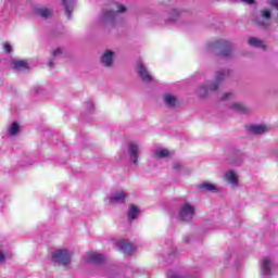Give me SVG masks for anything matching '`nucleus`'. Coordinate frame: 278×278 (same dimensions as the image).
<instances>
[{
    "instance_id": "f257e3e1",
    "label": "nucleus",
    "mask_w": 278,
    "mask_h": 278,
    "mask_svg": "<svg viewBox=\"0 0 278 278\" xmlns=\"http://www.w3.org/2000/svg\"><path fill=\"white\" fill-rule=\"evenodd\" d=\"M208 51L216 53L223 60H229L233 55V46L229 41L218 40L212 43H208Z\"/></svg>"
},
{
    "instance_id": "f03ea898",
    "label": "nucleus",
    "mask_w": 278,
    "mask_h": 278,
    "mask_svg": "<svg viewBox=\"0 0 278 278\" xmlns=\"http://www.w3.org/2000/svg\"><path fill=\"white\" fill-rule=\"evenodd\" d=\"M113 5L116 11H113V10L102 11V14L100 15V18H99L100 25H104V26L111 25L112 27H114V25H116L118 14H121V12L127 11V8H125V5L123 4L113 3Z\"/></svg>"
},
{
    "instance_id": "7ed1b4c3",
    "label": "nucleus",
    "mask_w": 278,
    "mask_h": 278,
    "mask_svg": "<svg viewBox=\"0 0 278 278\" xmlns=\"http://www.w3.org/2000/svg\"><path fill=\"white\" fill-rule=\"evenodd\" d=\"M229 77V70H223L216 73L215 83L206 86V87H200L198 90L199 97L202 99H205L207 97V92H214V90H218V86H220V81L224 79H227Z\"/></svg>"
},
{
    "instance_id": "20e7f679",
    "label": "nucleus",
    "mask_w": 278,
    "mask_h": 278,
    "mask_svg": "<svg viewBox=\"0 0 278 278\" xmlns=\"http://www.w3.org/2000/svg\"><path fill=\"white\" fill-rule=\"evenodd\" d=\"M71 257H73V252L66 249L56 250L52 253V262L58 266H68Z\"/></svg>"
},
{
    "instance_id": "39448f33",
    "label": "nucleus",
    "mask_w": 278,
    "mask_h": 278,
    "mask_svg": "<svg viewBox=\"0 0 278 278\" xmlns=\"http://www.w3.org/2000/svg\"><path fill=\"white\" fill-rule=\"evenodd\" d=\"M195 214L197 208L194 205L186 202L179 208L178 220H181L182 223H190L194 218Z\"/></svg>"
},
{
    "instance_id": "423d86ee",
    "label": "nucleus",
    "mask_w": 278,
    "mask_h": 278,
    "mask_svg": "<svg viewBox=\"0 0 278 278\" xmlns=\"http://www.w3.org/2000/svg\"><path fill=\"white\" fill-rule=\"evenodd\" d=\"M128 157L132 164H138V159L140 157V144L138 142L128 143Z\"/></svg>"
},
{
    "instance_id": "0eeeda50",
    "label": "nucleus",
    "mask_w": 278,
    "mask_h": 278,
    "mask_svg": "<svg viewBox=\"0 0 278 278\" xmlns=\"http://www.w3.org/2000/svg\"><path fill=\"white\" fill-rule=\"evenodd\" d=\"M136 71L142 81H146L147 84L153 81V77L149 74V72L147 71V66H144V63H142V61H139L137 63Z\"/></svg>"
},
{
    "instance_id": "6e6552de",
    "label": "nucleus",
    "mask_w": 278,
    "mask_h": 278,
    "mask_svg": "<svg viewBox=\"0 0 278 278\" xmlns=\"http://www.w3.org/2000/svg\"><path fill=\"white\" fill-rule=\"evenodd\" d=\"M273 261L268 256L263 257L261 262V275L263 277H270L273 275Z\"/></svg>"
},
{
    "instance_id": "1a4fd4ad",
    "label": "nucleus",
    "mask_w": 278,
    "mask_h": 278,
    "mask_svg": "<svg viewBox=\"0 0 278 278\" xmlns=\"http://www.w3.org/2000/svg\"><path fill=\"white\" fill-rule=\"evenodd\" d=\"M270 18H271L270 10L264 9L261 11V16L256 18V23L257 25H260V27H269Z\"/></svg>"
},
{
    "instance_id": "9d476101",
    "label": "nucleus",
    "mask_w": 278,
    "mask_h": 278,
    "mask_svg": "<svg viewBox=\"0 0 278 278\" xmlns=\"http://www.w3.org/2000/svg\"><path fill=\"white\" fill-rule=\"evenodd\" d=\"M105 262V256L99 252H91L87 254L86 263L87 264H103Z\"/></svg>"
},
{
    "instance_id": "9b49d317",
    "label": "nucleus",
    "mask_w": 278,
    "mask_h": 278,
    "mask_svg": "<svg viewBox=\"0 0 278 278\" xmlns=\"http://www.w3.org/2000/svg\"><path fill=\"white\" fill-rule=\"evenodd\" d=\"M125 199H127V193L125 191H116L110 198L109 203L110 205H116V203H125Z\"/></svg>"
},
{
    "instance_id": "f8f14e48",
    "label": "nucleus",
    "mask_w": 278,
    "mask_h": 278,
    "mask_svg": "<svg viewBox=\"0 0 278 278\" xmlns=\"http://www.w3.org/2000/svg\"><path fill=\"white\" fill-rule=\"evenodd\" d=\"M229 108L232 112H236L237 114H249L251 112V109L239 102H232Z\"/></svg>"
},
{
    "instance_id": "ddd939ff",
    "label": "nucleus",
    "mask_w": 278,
    "mask_h": 278,
    "mask_svg": "<svg viewBox=\"0 0 278 278\" xmlns=\"http://www.w3.org/2000/svg\"><path fill=\"white\" fill-rule=\"evenodd\" d=\"M117 249L123 251L125 255H131L134 253V245L127 240H121L117 242Z\"/></svg>"
},
{
    "instance_id": "4468645a",
    "label": "nucleus",
    "mask_w": 278,
    "mask_h": 278,
    "mask_svg": "<svg viewBox=\"0 0 278 278\" xmlns=\"http://www.w3.org/2000/svg\"><path fill=\"white\" fill-rule=\"evenodd\" d=\"M101 63L103 64V66L110 68V66L114 64V51L106 50L101 58Z\"/></svg>"
},
{
    "instance_id": "2eb2a0df",
    "label": "nucleus",
    "mask_w": 278,
    "mask_h": 278,
    "mask_svg": "<svg viewBox=\"0 0 278 278\" xmlns=\"http://www.w3.org/2000/svg\"><path fill=\"white\" fill-rule=\"evenodd\" d=\"M227 184L231 186V188H238V176L236 175V172L233 170H228L224 175Z\"/></svg>"
},
{
    "instance_id": "dca6fc26",
    "label": "nucleus",
    "mask_w": 278,
    "mask_h": 278,
    "mask_svg": "<svg viewBox=\"0 0 278 278\" xmlns=\"http://www.w3.org/2000/svg\"><path fill=\"white\" fill-rule=\"evenodd\" d=\"M198 188L199 190H202V192H213L214 194H216V192H220V189L212 182H202L198 185Z\"/></svg>"
},
{
    "instance_id": "f3484780",
    "label": "nucleus",
    "mask_w": 278,
    "mask_h": 278,
    "mask_svg": "<svg viewBox=\"0 0 278 278\" xmlns=\"http://www.w3.org/2000/svg\"><path fill=\"white\" fill-rule=\"evenodd\" d=\"M62 5L65 9L67 18H73V5H75V0H63Z\"/></svg>"
},
{
    "instance_id": "a211bd4d",
    "label": "nucleus",
    "mask_w": 278,
    "mask_h": 278,
    "mask_svg": "<svg viewBox=\"0 0 278 278\" xmlns=\"http://www.w3.org/2000/svg\"><path fill=\"white\" fill-rule=\"evenodd\" d=\"M11 64L15 71H27V68H29L27 62L21 60H13Z\"/></svg>"
},
{
    "instance_id": "6ab92c4d",
    "label": "nucleus",
    "mask_w": 278,
    "mask_h": 278,
    "mask_svg": "<svg viewBox=\"0 0 278 278\" xmlns=\"http://www.w3.org/2000/svg\"><path fill=\"white\" fill-rule=\"evenodd\" d=\"M268 131V127L265 125H252L250 126V132L254 135H260V134H266Z\"/></svg>"
},
{
    "instance_id": "aec40b11",
    "label": "nucleus",
    "mask_w": 278,
    "mask_h": 278,
    "mask_svg": "<svg viewBox=\"0 0 278 278\" xmlns=\"http://www.w3.org/2000/svg\"><path fill=\"white\" fill-rule=\"evenodd\" d=\"M62 53H64V50H62V48H58L56 50H54L52 52V58L51 60L48 62V66L50 68H53V66H55V58H62Z\"/></svg>"
},
{
    "instance_id": "412c9836",
    "label": "nucleus",
    "mask_w": 278,
    "mask_h": 278,
    "mask_svg": "<svg viewBox=\"0 0 278 278\" xmlns=\"http://www.w3.org/2000/svg\"><path fill=\"white\" fill-rule=\"evenodd\" d=\"M164 103L165 105H168V108H175V105H177V97L173 94H165Z\"/></svg>"
},
{
    "instance_id": "4be33fe9",
    "label": "nucleus",
    "mask_w": 278,
    "mask_h": 278,
    "mask_svg": "<svg viewBox=\"0 0 278 278\" xmlns=\"http://www.w3.org/2000/svg\"><path fill=\"white\" fill-rule=\"evenodd\" d=\"M36 14L38 16H41V18H49V16L53 14V11L47 8H39V9H36Z\"/></svg>"
},
{
    "instance_id": "5701e85b",
    "label": "nucleus",
    "mask_w": 278,
    "mask_h": 278,
    "mask_svg": "<svg viewBox=\"0 0 278 278\" xmlns=\"http://www.w3.org/2000/svg\"><path fill=\"white\" fill-rule=\"evenodd\" d=\"M138 214H140V210L136 205H131L128 211V219L136 220L138 218Z\"/></svg>"
},
{
    "instance_id": "b1692460",
    "label": "nucleus",
    "mask_w": 278,
    "mask_h": 278,
    "mask_svg": "<svg viewBox=\"0 0 278 278\" xmlns=\"http://www.w3.org/2000/svg\"><path fill=\"white\" fill-rule=\"evenodd\" d=\"M249 45H250V47H256V49H264V41H262L255 37H251L249 39Z\"/></svg>"
},
{
    "instance_id": "393cba45",
    "label": "nucleus",
    "mask_w": 278,
    "mask_h": 278,
    "mask_svg": "<svg viewBox=\"0 0 278 278\" xmlns=\"http://www.w3.org/2000/svg\"><path fill=\"white\" fill-rule=\"evenodd\" d=\"M178 20H179V11L173 9L169 13V17L167 20V23H177Z\"/></svg>"
},
{
    "instance_id": "a878e982",
    "label": "nucleus",
    "mask_w": 278,
    "mask_h": 278,
    "mask_svg": "<svg viewBox=\"0 0 278 278\" xmlns=\"http://www.w3.org/2000/svg\"><path fill=\"white\" fill-rule=\"evenodd\" d=\"M20 130H21V126L18 125V123L14 122L10 126L8 134H9V136H16V134H18Z\"/></svg>"
},
{
    "instance_id": "bb28decb",
    "label": "nucleus",
    "mask_w": 278,
    "mask_h": 278,
    "mask_svg": "<svg viewBox=\"0 0 278 278\" xmlns=\"http://www.w3.org/2000/svg\"><path fill=\"white\" fill-rule=\"evenodd\" d=\"M155 155L157 157H168L170 155V152H168V150L166 149H157L155 151Z\"/></svg>"
},
{
    "instance_id": "cd10ccee",
    "label": "nucleus",
    "mask_w": 278,
    "mask_h": 278,
    "mask_svg": "<svg viewBox=\"0 0 278 278\" xmlns=\"http://www.w3.org/2000/svg\"><path fill=\"white\" fill-rule=\"evenodd\" d=\"M167 278H186V277H184L182 275H179L176 271L169 270L167 271Z\"/></svg>"
},
{
    "instance_id": "c85d7f7f",
    "label": "nucleus",
    "mask_w": 278,
    "mask_h": 278,
    "mask_svg": "<svg viewBox=\"0 0 278 278\" xmlns=\"http://www.w3.org/2000/svg\"><path fill=\"white\" fill-rule=\"evenodd\" d=\"M233 98V93L231 92H226L224 93V96L222 97V101H227L229 99H232Z\"/></svg>"
},
{
    "instance_id": "c756f323",
    "label": "nucleus",
    "mask_w": 278,
    "mask_h": 278,
    "mask_svg": "<svg viewBox=\"0 0 278 278\" xmlns=\"http://www.w3.org/2000/svg\"><path fill=\"white\" fill-rule=\"evenodd\" d=\"M3 49H4L5 53H12V46L10 43L5 42L3 45Z\"/></svg>"
},
{
    "instance_id": "7c9ffc66",
    "label": "nucleus",
    "mask_w": 278,
    "mask_h": 278,
    "mask_svg": "<svg viewBox=\"0 0 278 278\" xmlns=\"http://www.w3.org/2000/svg\"><path fill=\"white\" fill-rule=\"evenodd\" d=\"M92 110H94V103H92V101L89 100V101L87 102V111H88V112H92Z\"/></svg>"
},
{
    "instance_id": "2f4dec72",
    "label": "nucleus",
    "mask_w": 278,
    "mask_h": 278,
    "mask_svg": "<svg viewBox=\"0 0 278 278\" xmlns=\"http://www.w3.org/2000/svg\"><path fill=\"white\" fill-rule=\"evenodd\" d=\"M7 257H10V255L0 251V264H3V262H5Z\"/></svg>"
},
{
    "instance_id": "473e14b6",
    "label": "nucleus",
    "mask_w": 278,
    "mask_h": 278,
    "mask_svg": "<svg viewBox=\"0 0 278 278\" xmlns=\"http://www.w3.org/2000/svg\"><path fill=\"white\" fill-rule=\"evenodd\" d=\"M173 168H174V170H179V168H181V164L179 162H175L173 164Z\"/></svg>"
},
{
    "instance_id": "72a5a7b5",
    "label": "nucleus",
    "mask_w": 278,
    "mask_h": 278,
    "mask_svg": "<svg viewBox=\"0 0 278 278\" xmlns=\"http://www.w3.org/2000/svg\"><path fill=\"white\" fill-rule=\"evenodd\" d=\"M242 3H247L248 5H253L255 3V0H241Z\"/></svg>"
},
{
    "instance_id": "f704fd0d",
    "label": "nucleus",
    "mask_w": 278,
    "mask_h": 278,
    "mask_svg": "<svg viewBox=\"0 0 278 278\" xmlns=\"http://www.w3.org/2000/svg\"><path fill=\"white\" fill-rule=\"evenodd\" d=\"M40 92H42V87L36 86V87H35V93H36V94H40Z\"/></svg>"
},
{
    "instance_id": "c9c22d12",
    "label": "nucleus",
    "mask_w": 278,
    "mask_h": 278,
    "mask_svg": "<svg viewBox=\"0 0 278 278\" xmlns=\"http://www.w3.org/2000/svg\"><path fill=\"white\" fill-rule=\"evenodd\" d=\"M270 5L278 10V0H271Z\"/></svg>"
},
{
    "instance_id": "e433bc0d",
    "label": "nucleus",
    "mask_w": 278,
    "mask_h": 278,
    "mask_svg": "<svg viewBox=\"0 0 278 278\" xmlns=\"http://www.w3.org/2000/svg\"><path fill=\"white\" fill-rule=\"evenodd\" d=\"M239 162H242V157H239L238 161H232L231 164H239Z\"/></svg>"
},
{
    "instance_id": "4c0bfd02",
    "label": "nucleus",
    "mask_w": 278,
    "mask_h": 278,
    "mask_svg": "<svg viewBox=\"0 0 278 278\" xmlns=\"http://www.w3.org/2000/svg\"><path fill=\"white\" fill-rule=\"evenodd\" d=\"M184 242H190V237H185Z\"/></svg>"
}]
</instances>
